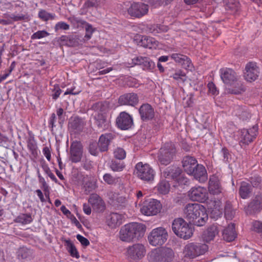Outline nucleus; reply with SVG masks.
<instances>
[{
	"mask_svg": "<svg viewBox=\"0 0 262 262\" xmlns=\"http://www.w3.org/2000/svg\"><path fill=\"white\" fill-rule=\"evenodd\" d=\"M54 93L52 94V98L53 99H57L61 93V90L59 88L58 85H55L54 89Z\"/></svg>",
	"mask_w": 262,
	"mask_h": 262,
	"instance_id": "obj_59",
	"label": "nucleus"
},
{
	"mask_svg": "<svg viewBox=\"0 0 262 262\" xmlns=\"http://www.w3.org/2000/svg\"><path fill=\"white\" fill-rule=\"evenodd\" d=\"M162 205L159 201L156 199H150L144 202L140 208L141 212L147 216H152L160 212Z\"/></svg>",
	"mask_w": 262,
	"mask_h": 262,
	"instance_id": "obj_9",
	"label": "nucleus"
},
{
	"mask_svg": "<svg viewBox=\"0 0 262 262\" xmlns=\"http://www.w3.org/2000/svg\"><path fill=\"white\" fill-rule=\"evenodd\" d=\"M221 78L224 83L231 85L238 79L236 72L230 68H223L220 70Z\"/></svg>",
	"mask_w": 262,
	"mask_h": 262,
	"instance_id": "obj_13",
	"label": "nucleus"
},
{
	"mask_svg": "<svg viewBox=\"0 0 262 262\" xmlns=\"http://www.w3.org/2000/svg\"><path fill=\"white\" fill-rule=\"evenodd\" d=\"M139 112L141 120L144 121L151 120L155 116L154 109L148 103L142 104L139 109Z\"/></svg>",
	"mask_w": 262,
	"mask_h": 262,
	"instance_id": "obj_20",
	"label": "nucleus"
},
{
	"mask_svg": "<svg viewBox=\"0 0 262 262\" xmlns=\"http://www.w3.org/2000/svg\"><path fill=\"white\" fill-rule=\"evenodd\" d=\"M208 88L209 92L213 95H217L218 94L216 88L213 82H209L208 84Z\"/></svg>",
	"mask_w": 262,
	"mask_h": 262,
	"instance_id": "obj_60",
	"label": "nucleus"
},
{
	"mask_svg": "<svg viewBox=\"0 0 262 262\" xmlns=\"http://www.w3.org/2000/svg\"><path fill=\"white\" fill-rule=\"evenodd\" d=\"M184 214L190 223L198 226H203L208 220L206 208L198 203L186 205L184 209Z\"/></svg>",
	"mask_w": 262,
	"mask_h": 262,
	"instance_id": "obj_1",
	"label": "nucleus"
},
{
	"mask_svg": "<svg viewBox=\"0 0 262 262\" xmlns=\"http://www.w3.org/2000/svg\"><path fill=\"white\" fill-rule=\"evenodd\" d=\"M49 35V33L45 30L38 31L33 33L31 38L32 39H41Z\"/></svg>",
	"mask_w": 262,
	"mask_h": 262,
	"instance_id": "obj_49",
	"label": "nucleus"
},
{
	"mask_svg": "<svg viewBox=\"0 0 262 262\" xmlns=\"http://www.w3.org/2000/svg\"><path fill=\"white\" fill-rule=\"evenodd\" d=\"M104 2V0H88L83 5L85 8L97 7Z\"/></svg>",
	"mask_w": 262,
	"mask_h": 262,
	"instance_id": "obj_47",
	"label": "nucleus"
},
{
	"mask_svg": "<svg viewBox=\"0 0 262 262\" xmlns=\"http://www.w3.org/2000/svg\"><path fill=\"white\" fill-rule=\"evenodd\" d=\"M123 217L122 214L113 212L107 216L106 223L110 228H116L122 224Z\"/></svg>",
	"mask_w": 262,
	"mask_h": 262,
	"instance_id": "obj_22",
	"label": "nucleus"
},
{
	"mask_svg": "<svg viewBox=\"0 0 262 262\" xmlns=\"http://www.w3.org/2000/svg\"><path fill=\"white\" fill-rule=\"evenodd\" d=\"M252 191V187L249 183L242 182L239 188V196L243 199H246L250 197Z\"/></svg>",
	"mask_w": 262,
	"mask_h": 262,
	"instance_id": "obj_30",
	"label": "nucleus"
},
{
	"mask_svg": "<svg viewBox=\"0 0 262 262\" xmlns=\"http://www.w3.org/2000/svg\"><path fill=\"white\" fill-rule=\"evenodd\" d=\"M208 191L210 194L217 195L222 191V188L221 186L219 178L212 176L210 178L208 185Z\"/></svg>",
	"mask_w": 262,
	"mask_h": 262,
	"instance_id": "obj_25",
	"label": "nucleus"
},
{
	"mask_svg": "<svg viewBox=\"0 0 262 262\" xmlns=\"http://www.w3.org/2000/svg\"><path fill=\"white\" fill-rule=\"evenodd\" d=\"M223 238L227 242H231L236 237L234 224H230L223 232Z\"/></svg>",
	"mask_w": 262,
	"mask_h": 262,
	"instance_id": "obj_31",
	"label": "nucleus"
},
{
	"mask_svg": "<svg viewBox=\"0 0 262 262\" xmlns=\"http://www.w3.org/2000/svg\"><path fill=\"white\" fill-rule=\"evenodd\" d=\"M135 40L138 45L149 49H156L159 45V42L154 38L139 34L135 36Z\"/></svg>",
	"mask_w": 262,
	"mask_h": 262,
	"instance_id": "obj_15",
	"label": "nucleus"
},
{
	"mask_svg": "<svg viewBox=\"0 0 262 262\" xmlns=\"http://www.w3.org/2000/svg\"><path fill=\"white\" fill-rule=\"evenodd\" d=\"M66 243L67 245L68 251L70 253V255L73 257L78 258L79 255L75 246L69 240L66 241Z\"/></svg>",
	"mask_w": 262,
	"mask_h": 262,
	"instance_id": "obj_44",
	"label": "nucleus"
},
{
	"mask_svg": "<svg viewBox=\"0 0 262 262\" xmlns=\"http://www.w3.org/2000/svg\"><path fill=\"white\" fill-rule=\"evenodd\" d=\"M262 207V196L256 195L249 203L248 207L250 210L256 211Z\"/></svg>",
	"mask_w": 262,
	"mask_h": 262,
	"instance_id": "obj_35",
	"label": "nucleus"
},
{
	"mask_svg": "<svg viewBox=\"0 0 262 262\" xmlns=\"http://www.w3.org/2000/svg\"><path fill=\"white\" fill-rule=\"evenodd\" d=\"M114 156L116 159L123 160L126 157V152L123 148L117 147L114 150Z\"/></svg>",
	"mask_w": 262,
	"mask_h": 262,
	"instance_id": "obj_46",
	"label": "nucleus"
},
{
	"mask_svg": "<svg viewBox=\"0 0 262 262\" xmlns=\"http://www.w3.org/2000/svg\"><path fill=\"white\" fill-rule=\"evenodd\" d=\"M148 10V5L142 2H133L127 9V12L131 17L140 18L146 15Z\"/></svg>",
	"mask_w": 262,
	"mask_h": 262,
	"instance_id": "obj_10",
	"label": "nucleus"
},
{
	"mask_svg": "<svg viewBox=\"0 0 262 262\" xmlns=\"http://www.w3.org/2000/svg\"><path fill=\"white\" fill-rule=\"evenodd\" d=\"M83 210L84 212L88 215H90L91 213V208L89 204H83Z\"/></svg>",
	"mask_w": 262,
	"mask_h": 262,
	"instance_id": "obj_62",
	"label": "nucleus"
},
{
	"mask_svg": "<svg viewBox=\"0 0 262 262\" xmlns=\"http://www.w3.org/2000/svg\"><path fill=\"white\" fill-rule=\"evenodd\" d=\"M56 115L54 113L52 114L51 116L50 117V119L49 120V124L53 128L55 125V122L56 121Z\"/></svg>",
	"mask_w": 262,
	"mask_h": 262,
	"instance_id": "obj_63",
	"label": "nucleus"
},
{
	"mask_svg": "<svg viewBox=\"0 0 262 262\" xmlns=\"http://www.w3.org/2000/svg\"><path fill=\"white\" fill-rule=\"evenodd\" d=\"M170 57L174 60L175 62L182 65L186 64L189 67V64L190 63V59L183 54L173 53L170 55Z\"/></svg>",
	"mask_w": 262,
	"mask_h": 262,
	"instance_id": "obj_33",
	"label": "nucleus"
},
{
	"mask_svg": "<svg viewBox=\"0 0 262 262\" xmlns=\"http://www.w3.org/2000/svg\"><path fill=\"white\" fill-rule=\"evenodd\" d=\"M233 114L235 116L239 117L241 118H243L245 114H246V112L240 106H235L234 108Z\"/></svg>",
	"mask_w": 262,
	"mask_h": 262,
	"instance_id": "obj_54",
	"label": "nucleus"
},
{
	"mask_svg": "<svg viewBox=\"0 0 262 262\" xmlns=\"http://www.w3.org/2000/svg\"><path fill=\"white\" fill-rule=\"evenodd\" d=\"M177 81L178 83H184L186 80V76L185 73L179 70L170 76Z\"/></svg>",
	"mask_w": 262,
	"mask_h": 262,
	"instance_id": "obj_43",
	"label": "nucleus"
},
{
	"mask_svg": "<svg viewBox=\"0 0 262 262\" xmlns=\"http://www.w3.org/2000/svg\"><path fill=\"white\" fill-rule=\"evenodd\" d=\"M146 230L141 223H130L122 226L119 231V238L123 242H131L143 236Z\"/></svg>",
	"mask_w": 262,
	"mask_h": 262,
	"instance_id": "obj_2",
	"label": "nucleus"
},
{
	"mask_svg": "<svg viewBox=\"0 0 262 262\" xmlns=\"http://www.w3.org/2000/svg\"><path fill=\"white\" fill-rule=\"evenodd\" d=\"M148 31L154 34H156L158 33L166 32L168 30L167 26L159 24L149 25L148 26Z\"/></svg>",
	"mask_w": 262,
	"mask_h": 262,
	"instance_id": "obj_37",
	"label": "nucleus"
},
{
	"mask_svg": "<svg viewBox=\"0 0 262 262\" xmlns=\"http://www.w3.org/2000/svg\"><path fill=\"white\" fill-rule=\"evenodd\" d=\"M154 62L148 57H143L141 66L143 68L148 69L153 66Z\"/></svg>",
	"mask_w": 262,
	"mask_h": 262,
	"instance_id": "obj_56",
	"label": "nucleus"
},
{
	"mask_svg": "<svg viewBox=\"0 0 262 262\" xmlns=\"http://www.w3.org/2000/svg\"><path fill=\"white\" fill-rule=\"evenodd\" d=\"M173 256V250L167 247L156 249L150 254V258L154 262H169Z\"/></svg>",
	"mask_w": 262,
	"mask_h": 262,
	"instance_id": "obj_5",
	"label": "nucleus"
},
{
	"mask_svg": "<svg viewBox=\"0 0 262 262\" xmlns=\"http://www.w3.org/2000/svg\"><path fill=\"white\" fill-rule=\"evenodd\" d=\"M194 178L200 183H204L208 179L207 171L205 167L201 165L198 164L194 169V173L191 174Z\"/></svg>",
	"mask_w": 262,
	"mask_h": 262,
	"instance_id": "obj_27",
	"label": "nucleus"
},
{
	"mask_svg": "<svg viewBox=\"0 0 262 262\" xmlns=\"http://www.w3.org/2000/svg\"><path fill=\"white\" fill-rule=\"evenodd\" d=\"M82 155V146L77 141L73 142L70 147V160L73 163L79 162Z\"/></svg>",
	"mask_w": 262,
	"mask_h": 262,
	"instance_id": "obj_16",
	"label": "nucleus"
},
{
	"mask_svg": "<svg viewBox=\"0 0 262 262\" xmlns=\"http://www.w3.org/2000/svg\"><path fill=\"white\" fill-rule=\"evenodd\" d=\"M68 20L70 21L74 27L77 28L84 26L85 24H86V21L84 20H83L79 17H75V16L70 17L68 18Z\"/></svg>",
	"mask_w": 262,
	"mask_h": 262,
	"instance_id": "obj_41",
	"label": "nucleus"
},
{
	"mask_svg": "<svg viewBox=\"0 0 262 262\" xmlns=\"http://www.w3.org/2000/svg\"><path fill=\"white\" fill-rule=\"evenodd\" d=\"M138 96L137 94L134 93H129L122 95L118 99V103L121 105L134 106L138 103Z\"/></svg>",
	"mask_w": 262,
	"mask_h": 262,
	"instance_id": "obj_18",
	"label": "nucleus"
},
{
	"mask_svg": "<svg viewBox=\"0 0 262 262\" xmlns=\"http://www.w3.org/2000/svg\"><path fill=\"white\" fill-rule=\"evenodd\" d=\"M208 249V246L205 244L190 243L184 247L183 254L185 257L193 259L204 254L207 251Z\"/></svg>",
	"mask_w": 262,
	"mask_h": 262,
	"instance_id": "obj_4",
	"label": "nucleus"
},
{
	"mask_svg": "<svg viewBox=\"0 0 262 262\" xmlns=\"http://www.w3.org/2000/svg\"><path fill=\"white\" fill-rule=\"evenodd\" d=\"M94 210L96 212H101L105 209V204L101 198L96 194H92L89 200Z\"/></svg>",
	"mask_w": 262,
	"mask_h": 262,
	"instance_id": "obj_24",
	"label": "nucleus"
},
{
	"mask_svg": "<svg viewBox=\"0 0 262 262\" xmlns=\"http://www.w3.org/2000/svg\"><path fill=\"white\" fill-rule=\"evenodd\" d=\"M190 200L204 203L208 199V192L206 188L201 186L194 187L188 191Z\"/></svg>",
	"mask_w": 262,
	"mask_h": 262,
	"instance_id": "obj_11",
	"label": "nucleus"
},
{
	"mask_svg": "<svg viewBox=\"0 0 262 262\" xmlns=\"http://www.w3.org/2000/svg\"><path fill=\"white\" fill-rule=\"evenodd\" d=\"M17 257L21 262L30 261L33 258V252L32 250L26 247H21L18 249Z\"/></svg>",
	"mask_w": 262,
	"mask_h": 262,
	"instance_id": "obj_26",
	"label": "nucleus"
},
{
	"mask_svg": "<svg viewBox=\"0 0 262 262\" xmlns=\"http://www.w3.org/2000/svg\"><path fill=\"white\" fill-rule=\"evenodd\" d=\"M217 234L218 230L217 227L215 226H212L209 227L205 231H204L202 238L204 241L209 242L212 240Z\"/></svg>",
	"mask_w": 262,
	"mask_h": 262,
	"instance_id": "obj_32",
	"label": "nucleus"
},
{
	"mask_svg": "<svg viewBox=\"0 0 262 262\" xmlns=\"http://www.w3.org/2000/svg\"><path fill=\"white\" fill-rule=\"evenodd\" d=\"M176 148L171 143L165 144L161 147L158 154V162L162 165H167L173 160Z\"/></svg>",
	"mask_w": 262,
	"mask_h": 262,
	"instance_id": "obj_6",
	"label": "nucleus"
},
{
	"mask_svg": "<svg viewBox=\"0 0 262 262\" xmlns=\"http://www.w3.org/2000/svg\"><path fill=\"white\" fill-rule=\"evenodd\" d=\"M10 18L15 21H28L30 19L29 16L27 14H12L10 16Z\"/></svg>",
	"mask_w": 262,
	"mask_h": 262,
	"instance_id": "obj_48",
	"label": "nucleus"
},
{
	"mask_svg": "<svg viewBox=\"0 0 262 262\" xmlns=\"http://www.w3.org/2000/svg\"><path fill=\"white\" fill-rule=\"evenodd\" d=\"M156 189L160 194H166L170 190V185L167 181L162 180L158 184Z\"/></svg>",
	"mask_w": 262,
	"mask_h": 262,
	"instance_id": "obj_36",
	"label": "nucleus"
},
{
	"mask_svg": "<svg viewBox=\"0 0 262 262\" xmlns=\"http://www.w3.org/2000/svg\"><path fill=\"white\" fill-rule=\"evenodd\" d=\"M116 134L114 133L102 134L99 137L98 143L100 151H107L110 143L116 138Z\"/></svg>",
	"mask_w": 262,
	"mask_h": 262,
	"instance_id": "obj_19",
	"label": "nucleus"
},
{
	"mask_svg": "<svg viewBox=\"0 0 262 262\" xmlns=\"http://www.w3.org/2000/svg\"><path fill=\"white\" fill-rule=\"evenodd\" d=\"M168 236V233L165 228L158 227L152 230L148 239L149 244L154 246H161L166 242Z\"/></svg>",
	"mask_w": 262,
	"mask_h": 262,
	"instance_id": "obj_7",
	"label": "nucleus"
},
{
	"mask_svg": "<svg viewBox=\"0 0 262 262\" xmlns=\"http://www.w3.org/2000/svg\"><path fill=\"white\" fill-rule=\"evenodd\" d=\"M142 56H136L132 59L133 65H141L143 60Z\"/></svg>",
	"mask_w": 262,
	"mask_h": 262,
	"instance_id": "obj_61",
	"label": "nucleus"
},
{
	"mask_svg": "<svg viewBox=\"0 0 262 262\" xmlns=\"http://www.w3.org/2000/svg\"><path fill=\"white\" fill-rule=\"evenodd\" d=\"M38 16L40 19L45 21H47L49 20L54 19L56 17L55 14L49 13L43 9H41L39 11Z\"/></svg>",
	"mask_w": 262,
	"mask_h": 262,
	"instance_id": "obj_40",
	"label": "nucleus"
},
{
	"mask_svg": "<svg viewBox=\"0 0 262 262\" xmlns=\"http://www.w3.org/2000/svg\"><path fill=\"white\" fill-rule=\"evenodd\" d=\"M98 145V143L96 142H93L90 143L89 145V152L90 154L93 156H97L98 154V150L97 149V146Z\"/></svg>",
	"mask_w": 262,
	"mask_h": 262,
	"instance_id": "obj_55",
	"label": "nucleus"
},
{
	"mask_svg": "<svg viewBox=\"0 0 262 262\" xmlns=\"http://www.w3.org/2000/svg\"><path fill=\"white\" fill-rule=\"evenodd\" d=\"M172 230L178 236L187 239L192 235V229L188 224L182 218H177L173 220L172 224Z\"/></svg>",
	"mask_w": 262,
	"mask_h": 262,
	"instance_id": "obj_3",
	"label": "nucleus"
},
{
	"mask_svg": "<svg viewBox=\"0 0 262 262\" xmlns=\"http://www.w3.org/2000/svg\"><path fill=\"white\" fill-rule=\"evenodd\" d=\"M70 29V26L64 21H59L57 23L54 27L55 32L59 30H68Z\"/></svg>",
	"mask_w": 262,
	"mask_h": 262,
	"instance_id": "obj_52",
	"label": "nucleus"
},
{
	"mask_svg": "<svg viewBox=\"0 0 262 262\" xmlns=\"http://www.w3.org/2000/svg\"><path fill=\"white\" fill-rule=\"evenodd\" d=\"M76 238L83 246H88L90 245V242L89 240L81 235L77 234L76 235Z\"/></svg>",
	"mask_w": 262,
	"mask_h": 262,
	"instance_id": "obj_57",
	"label": "nucleus"
},
{
	"mask_svg": "<svg viewBox=\"0 0 262 262\" xmlns=\"http://www.w3.org/2000/svg\"><path fill=\"white\" fill-rule=\"evenodd\" d=\"M133 122L132 117L125 112L120 113L116 119L117 126L123 130L129 128L132 125Z\"/></svg>",
	"mask_w": 262,
	"mask_h": 262,
	"instance_id": "obj_17",
	"label": "nucleus"
},
{
	"mask_svg": "<svg viewBox=\"0 0 262 262\" xmlns=\"http://www.w3.org/2000/svg\"><path fill=\"white\" fill-rule=\"evenodd\" d=\"M33 219L31 215L29 214H21L15 219L16 223L22 224H28L32 221Z\"/></svg>",
	"mask_w": 262,
	"mask_h": 262,
	"instance_id": "obj_42",
	"label": "nucleus"
},
{
	"mask_svg": "<svg viewBox=\"0 0 262 262\" xmlns=\"http://www.w3.org/2000/svg\"><path fill=\"white\" fill-rule=\"evenodd\" d=\"M84 26L85 27L86 31V33L84 37L86 38V39L89 40L91 38L93 32L95 31V29L93 28L91 24L88 23L87 22Z\"/></svg>",
	"mask_w": 262,
	"mask_h": 262,
	"instance_id": "obj_51",
	"label": "nucleus"
},
{
	"mask_svg": "<svg viewBox=\"0 0 262 262\" xmlns=\"http://www.w3.org/2000/svg\"><path fill=\"white\" fill-rule=\"evenodd\" d=\"M95 124L98 128L101 131L107 129L110 126L109 122L107 120L105 116L98 114L95 117Z\"/></svg>",
	"mask_w": 262,
	"mask_h": 262,
	"instance_id": "obj_29",
	"label": "nucleus"
},
{
	"mask_svg": "<svg viewBox=\"0 0 262 262\" xmlns=\"http://www.w3.org/2000/svg\"><path fill=\"white\" fill-rule=\"evenodd\" d=\"M104 181L110 185H112L118 182V178L112 176L110 173H105L103 176Z\"/></svg>",
	"mask_w": 262,
	"mask_h": 262,
	"instance_id": "obj_50",
	"label": "nucleus"
},
{
	"mask_svg": "<svg viewBox=\"0 0 262 262\" xmlns=\"http://www.w3.org/2000/svg\"><path fill=\"white\" fill-rule=\"evenodd\" d=\"M259 74V68L255 62H249L245 66L244 77L249 82L256 80Z\"/></svg>",
	"mask_w": 262,
	"mask_h": 262,
	"instance_id": "obj_12",
	"label": "nucleus"
},
{
	"mask_svg": "<svg viewBox=\"0 0 262 262\" xmlns=\"http://www.w3.org/2000/svg\"><path fill=\"white\" fill-rule=\"evenodd\" d=\"M42 152L44 156L46 157L48 161H50L51 159V150L50 147L48 146H45L43 148Z\"/></svg>",
	"mask_w": 262,
	"mask_h": 262,
	"instance_id": "obj_58",
	"label": "nucleus"
},
{
	"mask_svg": "<svg viewBox=\"0 0 262 262\" xmlns=\"http://www.w3.org/2000/svg\"><path fill=\"white\" fill-rule=\"evenodd\" d=\"M235 214V211L232 209L229 203H227L225 206V216L228 220H231Z\"/></svg>",
	"mask_w": 262,
	"mask_h": 262,
	"instance_id": "obj_45",
	"label": "nucleus"
},
{
	"mask_svg": "<svg viewBox=\"0 0 262 262\" xmlns=\"http://www.w3.org/2000/svg\"><path fill=\"white\" fill-rule=\"evenodd\" d=\"M125 165L124 162L112 160L109 163L110 168L113 171L120 172L122 171L125 168Z\"/></svg>",
	"mask_w": 262,
	"mask_h": 262,
	"instance_id": "obj_38",
	"label": "nucleus"
},
{
	"mask_svg": "<svg viewBox=\"0 0 262 262\" xmlns=\"http://www.w3.org/2000/svg\"><path fill=\"white\" fill-rule=\"evenodd\" d=\"M27 147L32 155L37 154V143L34 137L30 136L27 140Z\"/></svg>",
	"mask_w": 262,
	"mask_h": 262,
	"instance_id": "obj_39",
	"label": "nucleus"
},
{
	"mask_svg": "<svg viewBox=\"0 0 262 262\" xmlns=\"http://www.w3.org/2000/svg\"><path fill=\"white\" fill-rule=\"evenodd\" d=\"M182 163L184 170L189 175L194 173V169L198 164L196 160L191 156L184 157L182 161Z\"/></svg>",
	"mask_w": 262,
	"mask_h": 262,
	"instance_id": "obj_21",
	"label": "nucleus"
},
{
	"mask_svg": "<svg viewBox=\"0 0 262 262\" xmlns=\"http://www.w3.org/2000/svg\"><path fill=\"white\" fill-rule=\"evenodd\" d=\"M84 126L83 121L79 117H75L70 123V127L75 131V133L81 132Z\"/></svg>",
	"mask_w": 262,
	"mask_h": 262,
	"instance_id": "obj_34",
	"label": "nucleus"
},
{
	"mask_svg": "<svg viewBox=\"0 0 262 262\" xmlns=\"http://www.w3.org/2000/svg\"><path fill=\"white\" fill-rule=\"evenodd\" d=\"M252 229L254 231L260 233V235L262 236V222L257 221L253 222Z\"/></svg>",
	"mask_w": 262,
	"mask_h": 262,
	"instance_id": "obj_53",
	"label": "nucleus"
},
{
	"mask_svg": "<svg viewBox=\"0 0 262 262\" xmlns=\"http://www.w3.org/2000/svg\"><path fill=\"white\" fill-rule=\"evenodd\" d=\"M35 192L36 193L37 196L39 198L40 201L42 203H43L46 201L45 199L44 198L43 193L42 191L40 189H37L35 191Z\"/></svg>",
	"mask_w": 262,
	"mask_h": 262,
	"instance_id": "obj_64",
	"label": "nucleus"
},
{
	"mask_svg": "<svg viewBox=\"0 0 262 262\" xmlns=\"http://www.w3.org/2000/svg\"><path fill=\"white\" fill-rule=\"evenodd\" d=\"M135 168L136 173L139 179L147 182L154 181L155 171L149 164L139 162L136 165Z\"/></svg>",
	"mask_w": 262,
	"mask_h": 262,
	"instance_id": "obj_8",
	"label": "nucleus"
},
{
	"mask_svg": "<svg viewBox=\"0 0 262 262\" xmlns=\"http://www.w3.org/2000/svg\"><path fill=\"white\" fill-rule=\"evenodd\" d=\"M145 250L142 244H135L129 247L127 250V255L132 260H138L142 258L145 255Z\"/></svg>",
	"mask_w": 262,
	"mask_h": 262,
	"instance_id": "obj_14",
	"label": "nucleus"
},
{
	"mask_svg": "<svg viewBox=\"0 0 262 262\" xmlns=\"http://www.w3.org/2000/svg\"><path fill=\"white\" fill-rule=\"evenodd\" d=\"M181 170L176 166H171L166 168L163 172V175L165 178L177 179L178 177H181L180 174Z\"/></svg>",
	"mask_w": 262,
	"mask_h": 262,
	"instance_id": "obj_28",
	"label": "nucleus"
},
{
	"mask_svg": "<svg viewBox=\"0 0 262 262\" xmlns=\"http://www.w3.org/2000/svg\"><path fill=\"white\" fill-rule=\"evenodd\" d=\"M257 129V127L254 126L249 129L241 130V141L246 144L251 142L256 136Z\"/></svg>",
	"mask_w": 262,
	"mask_h": 262,
	"instance_id": "obj_23",
	"label": "nucleus"
}]
</instances>
